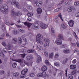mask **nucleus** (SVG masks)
Listing matches in <instances>:
<instances>
[{"label": "nucleus", "instance_id": "obj_1", "mask_svg": "<svg viewBox=\"0 0 79 79\" xmlns=\"http://www.w3.org/2000/svg\"><path fill=\"white\" fill-rule=\"evenodd\" d=\"M8 6L5 5V6L2 7L0 9L2 12H3L4 15H6L8 13Z\"/></svg>", "mask_w": 79, "mask_h": 79}, {"label": "nucleus", "instance_id": "obj_2", "mask_svg": "<svg viewBox=\"0 0 79 79\" xmlns=\"http://www.w3.org/2000/svg\"><path fill=\"white\" fill-rule=\"evenodd\" d=\"M36 41L38 44H40L41 42V40L43 39V35L42 34H38L36 35Z\"/></svg>", "mask_w": 79, "mask_h": 79}, {"label": "nucleus", "instance_id": "obj_3", "mask_svg": "<svg viewBox=\"0 0 79 79\" xmlns=\"http://www.w3.org/2000/svg\"><path fill=\"white\" fill-rule=\"evenodd\" d=\"M11 4L12 5H14L17 8L19 7V3L16 0H12L11 2Z\"/></svg>", "mask_w": 79, "mask_h": 79}, {"label": "nucleus", "instance_id": "obj_4", "mask_svg": "<svg viewBox=\"0 0 79 79\" xmlns=\"http://www.w3.org/2000/svg\"><path fill=\"white\" fill-rule=\"evenodd\" d=\"M27 71H28V69H24L22 71H21V75L20 76V77L21 78H24V77H25L24 75H26L27 73Z\"/></svg>", "mask_w": 79, "mask_h": 79}, {"label": "nucleus", "instance_id": "obj_5", "mask_svg": "<svg viewBox=\"0 0 79 79\" xmlns=\"http://www.w3.org/2000/svg\"><path fill=\"white\" fill-rule=\"evenodd\" d=\"M44 41L45 42L44 44V47L46 48H47L49 47V44L50 43V41L48 38H46L44 39Z\"/></svg>", "mask_w": 79, "mask_h": 79}, {"label": "nucleus", "instance_id": "obj_6", "mask_svg": "<svg viewBox=\"0 0 79 79\" xmlns=\"http://www.w3.org/2000/svg\"><path fill=\"white\" fill-rule=\"evenodd\" d=\"M37 77H47V73L46 72H42V73H39L37 75Z\"/></svg>", "mask_w": 79, "mask_h": 79}, {"label": "nucleus", "instance_id": "obj_7", "mask_svg": "<svg viewBox=\"0 0 79 79\" xmlns=\"http://www.w3.org/2000/svg\"><path fill=\"white\" fill-rule=\"evenodd\" d=\"M40 27L42 29H46L48 26V25L46 24L43 22H41L40 23Z\"/></svg>", "mask_w": 79, "mask_h": 79}, {"label": "nucleus", "instance_id": "obj_8", "mask_svg": "<svg viewBox=\"0 0 79 79\" xmlns=\"http://www.w3.org/2000/svg\"><path fill=\"white\" fill-rule=\"evenodd\" d=\"M21 14V12L19 11L16 12L15 10H11V14L12 16H19Z\"/></svg>", "mask_w": 79, "mask_h": 79}, {"label": "nucleus", "instance_id": "obj_9", "mask_svg": "<svg viewBox=\"0 0 79 79\" xmlns=\"http://www.w3.org/2000/svg\"><path fill=\"white\" fill-rule=\"evenodd\" d=\"M63 41L59 39H56L55 42V44H56V45H61L62 44V42Z\"/></svg>", "mask_w": 79, "mask_h": 79}, {"label": "nucleus", "instance_id": "obj_10", "mask_svg": "<svg viewBox=\"0 0 79 79\" xmlns=\"http://www.w3.org/2000/svg\"><path fill=\"white\" fill-rule=\"evenodd\" d=\"M33 59V56L31 55H28L26 58V60L28 61H31Z\"/></svg>", "mask_w": 79, "mask_h": 79}, {"label": "nucleus", "instance_id": "obj_11", "mask_svg": "<svg viewBox=\"0 0 79 79\" xmlns=\"http://www.w3.org/2000/svg\"><path fill=\"white\" fill-rule=\"evenodd\" d=\"M48 69V68L45 65H44L42 66L41 70L43 71L42 72H45V71H47Z\"/></svg>", "mask_w": 79, "mask_h": 79}, {"label": "nucleus", "instance_id": "obj_12", "mask_svg": "<svg viewBox=\"0 0 79 79\" xmlns=\"http://www.w3.org/2000/svg\"><path fill=\"white\" fill-rule=\"evenodd\" d=\"M74 22L73 20H70L68 22V24L70 27H73Z\"/></svg>", "mask_w": 79, "mask_h": 79}, {"label": "nucleus", "instance_id": "obj_13", "mask_svg": "<svg viewBox=\"0 0 79 79\" xmlns=\"http://www.w3.org/2000/svg\"><path fill=\"white\" fill-rule=\"evenodd\" d=\"M36 11L37 14L38 15H40L42 13V9L40 7L38 8L37 10Z\"/></svg>", "mask_w": 79, "mask_h": 79}, {"label": "nucleus", "instance_id": "obj_14", "mask_svg": "<svg viewBox=\"0 0 79 79\" xmlns=\"http://www.w3.org/2000/svg\"><path fill=\"white\" fill-rule=\"evenodd\" d=\"M39 26V25L38 23H35L32 26V27L34 29H38V27Z\"/></svg>", "mask_w": 79, "mask_h": 79}, {"label": "nucleus", "instance_id": "obj_15", "mask_svg": "<svg viewBox=\"0 0 79 79\" xmlns=\"http://www.w3.org/2000/svg\"><path fill=\"white\" fill-rule=\"evenodd\" d=\"M68 12L69 13H70V12H71L72 10H74V9L73 8V6H68L67 7V9Z\"/></svg>", "mask_w": 79, "mask_h": 79}, {"label": "nucleus", "instance_id": "obj_16", "mask_svg": "<svg viewBox=\"0 0 79 79\" xmlns=\"http://www.w3.org/2000/svg\"><path fill=\"white\" fill-rule=\"evenodd\" d=\"M51 35L53 37H55V31L54 30V29L53 28V27L51 28Z\"/></svg>", "mask_w": 79, "mask_h": 79}, {"label": "nucleus", "instance_id": "obj_17", "mask_svg": "<svg viewBox=\"0 0 79 79\" xmlns=\"http://www.w3.org/2000/svg\"><path fill=\"white\" fill-rule=\"evenodd\" d=\"M59 39L64 40V37L63 35V34H60L58 35V38Z\"/></svg>", "mask_w": 79, "mask_h": 79}, {"label": "nucleus", "instance_id": "obj_18", "mask_svg": "<svg viewBox=\"0 0 79 79\" xmlns=\"http://www.w3.org/2000/svg\"><path fill=\"white\" fill-rule=\"evenodd\" d=\"M77 67V66H76V64H71L70 66V69H71L74 70L76 69Z\"/></svg>", "mask_w": 79, "mask_h": 79}, {"label": "nucleus", "instance_id": "obj_19", "mask_svg": "<svg viewBox=\"0 0 79 79\" xmlns=\"http://www.w3.org/2000/svg\"><path fill=\"white\" fill-rule=\"evenodd\" d=\"M37 63H40V62L42 61V58L40 56L38 55L37 56Z\"/></svg>", "mask_w": 79, "mask_h": 79}, {"label": "nucleus", "instance_id": "obj_20", "mask_svg": "<svg viewBox=\"0 0 79 79\" xmlns=\"http://www.w3.org/2000/svg\"><path fill=\"white\" fill-rule=\"evenodd\" d=\"M26 52V50L24 49V48H22L19 51V53H23Z\"/></svg>", "mask_w": 79, "mask_h": 79}, {"label": "nucleus", "instance_id": "obj_21", "mask_svg": "<svg viewBox=\"0 0 79 79\" xmlns=\"http://www.w3.org/2000/svg\"><path fill=\"white\" fill-rule=\"evenodd\" d=\"M22 38L23 39V41L25 42H27V40L26 38H25V35L24 34H23V36H22Z\"/></svg>", "mask_w": 79, "mask_h": 79}, {"label": "nucleus", "instance_id": "obj_22", "mask_svg": "<svg viewBox=\"0 0 79 79\" xmlns=\"http://www.w3.org/2000/svg\"><path fill=\"white\" fill-rule=\"evenodd\" d=\"M27 52L28 53H34V52H35V51L33 50V49H28L27 50Z\"/></svg>", "mask_w": 79, "mask_h": 79}, {"label": "nucleus", "instance_id": "obj_23", "mask_svg": "<svg viewBox=\"0 0 79 79\" xmlns=\"http://www.w3.org/2000/svg\"><path fill=\"white\" fill-rule=\"evenodd\" d=\"M61 27L63 29H66L67 26L66 24L64 23H62L61 24Z\"/></svg>", "mask_w": 79, "mask_h": 79}, {"label": "nucleus", "instance_id": "obj_24", "mask_svg": "<svg viewBox=\"0 0 79 79\" xmlns=\"http://www.w3.org/2000/svg\"><path fill=\"white\" fill-rule=\"evenodd\" d=\"M23 60H22V59H16L15 60V61H16V62H17L18 63H20V64L21 63L22 61H23Z\"/></svg>", "mask_w": 79, "mask_h": 79}, {"label": "nucleus", "instance_id": "obj_25", "mask_svg": "<svg viewBox=\"0 0 79 79\" xmlns=\"http://www.w3.org/2000/svg\"><path fill=\"white\" fill-rule=\"evenodd\" d=\"M2 29L3 31H5L6 30V26H5V24L3 23H2Z\"/></svg>", "mask_w": 79, "mask_h": 79}, {"label": "nucleus", "instance_id": "obj_26", "mask_svg": "<svg viewBox=\"0 0 79 79\" xmlns=\"http://www.w3.org/2000/svg\"><path fill=\"white\" fill-rule=\"evenodd\" d=\"M68 58H66L65 59H64L62 61V64H65L67 62H68Z\"/></svg>", "mask_w": 79, "mask_h": 79}, {"label": "nucleus", "instance_id": "obj_27", "mask_svg": "<svg viewBox=\"0 0 79 79\" xmlns=\"http://www.w3.org/2000/svg\"><path fill=\"white\" fill-rule=\"evenodd\" d=\"M42 1H40L38 2L36 4L37 6H41L42 5Z\"/></svg>", "mask_w": 79, "mask_h": 79}, {"label": "nucleus", "instance_id": "obj_28", "mask_svg": "<svg viewBox=\"0 0 79 79\" xmlns=\"http://www.w3.org/2000/svg\"><path fill=\"white\" fill-rule=\"evenodd\" d=\"M69 49H66L65 50L63 51V52L65 54H68L69 52Z\"/></svg>", "mask_w": 79, "mask_h": 79}, {"label": "nucleus", "instance_id": "obj_29", "mask_svg": "<svg viewBox=\"0 0 79 79\" xmlns=\"http://www.w3.org/2000/svg\"><path fill=\"white\" fill-rule=\"evenodd\" d=\"M17 40H17V38H14L12 40V42L15 44H16Z\"/></svg>", "mask_w": 79, "mask_h": 79}, {"label": "nucleus", "instance_id": "obj_30", "mask_svg": "<svg viewBox=\"0 0 79 79\" xmlns=\"http://www.w3.org/2000/svg\"><path fill=\"white\" fill-rule=\"evenodd\" d=\"M61 10V7H58L55 9L54 11L55 12H58L59 11H60Z\"/></svg>", "mask_w": 79, "mask_h": 79}, {"label": "nucleus", "instance_id": "obj_31", "mask_svg": "<svg viewBox=\"0 0 79 79\" xmlns=\"http://www.w3.org/2000/svg\"><path fill=\"white\" fill-rule=\"evenodd\" d=\"M45 62L46 65H47L48 66H50V63L49 62L48 60H46Z\"/></svg>", "mask_w": 79, "mask_h": 79}, {"label": "nucleus", "instance_id": "obj_32", "mask_svg": "<svg viewBox=\"0 0 79 79\" xmlns=\"http://www.w3.org/2000/svg\"><path fill=\"white\" fill-rule=\"evenodd\" d=\"M58 17L60 18L61 19V20L62 21H63V18H62V15H61V13H60L58 15Z\"/></svg>", "mask_w": 79, "mask_h": 79}, {"label": "nucleus", "instance_id": "obj_33", "mask_svg": "<svg viewBox=\"0 0 79 79\" xmlns=\"http://www.w3.org/2000/svg\"><path fill=\"white\" fill-rule=\"evenodd\" d=\"M68 77V79H73V76L71 74H69Z\"/></svg>", "mask_w": 79, "mask_h": 79}, {"label": "nucleus", "instance_id": "obj_34", "mask_svg": "<svg viewBox=\"0 0 79 79\" xmlns=\"http://www.w3.org/2000/svg\"><path fill=\"white\" fill-rule=\"evenodd\" d=\"M54 55V54L53 53V52H52V53L49 54V58L52 59L53 58V57Z\"/></svg>", "mask_w": 79, "mask_h": 79}, {"label": "nucleus", "instance_id": "obj_35", "mask_svg": "<svg viewBox=\"0 0 79 79\" xmlns=\"http://www.w3.org/2000/svg\"><path fill=\"white\" fill-rule=\"evenodd\" d=\"M27 9L29 10H31L32 9V6L31 5H28L27 6Z\"/></svg>", "mask_w": 79, "mask_h": 79}, {"label": "nucleus", "instance_id": "obj_36", "mask_svg": "<svg viewBox=\"0 0 79 79\" xmlns=\"http://www.w3.org/2000/svg\"><path fill=\"white\" fill-rule=\"evenodd\" d=\"M18 42L19 44H21L22 43V39L20 37L18 38Z\"/></svg>", "mask_w": 79, "mask_h": 79}, {"label": "nucleus", "instance_id": "obj_37", "mask_svg": "<svg viewBox=\"0 0 79 79\" xmlns=\"http://www.w3.org/2000/svg\"><path fill=\"white\" fill-rule=\"evenodd\" d=\"M25 63H26L25 62H24L23 61H22V62L20 64L21 67L22 68H23V67L25 66Z\"/></svg>", "mask_w": 79, "mask_h": 79}, {"label": "nucleus", "instance_id": "obj_38", "mask_svg": "<svg viewBox=\"0 0 79 79\" xmlns=\"http://www.w3.org/2000/svg\"><path fill=\"white\" fill-rule=\"evenodd\" d=\"M73 35L74 36V37H75L76 39H79V38L77 37V35H76V33L74 31L73 32Z\"/></svg>", "mask_w": 79, "mask_h": 79}, {"label": "nucleus", "instance_id": "obj_39", "mask_svg": "<svg viewBox=\"0 0 79 79\" xmlns=\"http://www.w3.org/2000/svg\"><path fill=\"white\" fill-rule=\"evenodd\" d=\"M11 46L10 45V44H8V45H7V49L8 50H11Z\"/></svg>", "mask_w": 79, "mask_h": 79}, {"label": "nucleus", "instance_id": "obj_40", "mask_svg": "<svg viewBox=\"0 0 79 79\" xmlns=\"http://www.w3.org/2000/svg\"><path fill=\"white\" fill-rule=\"evenodd\" d=\"M7 49L6 48H4L2 50V52L4 53H7Z\"/></svg>", "mask_w": 79, "mask_h": 79}, {"label": "nucleus", "instance_id": "obj_41", "mask_svg": "<svg viewBox=\"0 0 79 79\" xmlns=\"http://www.w3.org/2000/svg\"><path fill=\"white\" fill-rule=\"evenodd\" d=\"M53 6L52 4H49L48 6V9H51L52 8H53Z\"/></svg>", "mask_w": 79, "mask_h": 79}, {"label": "nucleus", "instance_id": "obj_42", "mask_svg": "<svg viewBox=\"0 0 79 79\" xmlns=\"http://www.w3.org/2000/svg\"><path fill=\"white\" fill-rule=\"evenodd\" d=\"M64 0H61L59 3L58 4V5H62V4H63V3H64Z\"/></svg>", "mask_w": 79, "mask_h": 79}, {"label": "nucleus", "instance_id": "obj_43", "mask_svg": "<svg viewBox=\"0 0 79 79\" xmlns=\"http://www.w3.org/2000/svg\"><path fill=\"white\" fill-rule=\"evenodd\" d=\"M16 66H17V64L16 63H14L12 64V67L13 68H15L16 67Z\"/></svg>", "mask_w": 79, "mask_h": 79}, {"label": "nucleus", "instance_id": "obj_44", "mask_svg": "<svg viewBox=\"0 0 79 79\" xmlns=\"http://www.w3.org/2000/svg\"><path fill=\"white\" fill-rule=\"evenodd\" d=\"M13 75L15 77H18L19 75V73L18 72L15 73L13 74Z\"/></svg>", "mask_w": 79, "mask_h": 79}, {"label": "nucleus", "instance_id": "obj_45", "mask_svg": "<svg viewBox=\"0 0 79 79\" xmlns=\"http://www.w3.org/2000/svg\"><path fill=\"white\" fill-rule=\"evenodd\" d=\"M31 26H32V24H31V23L28 22V23L27 25V27L30 28V27H31Z\"/></svg>", "mask_w": 79, "mask_h": 79}, {"label": "nucleus", "instance_id": "obj_46", "mask_svg": "<svg viewBox=\"0 0 79 79\" xmlns=\"http://www.w3.org/2000/svg\"><path fill=\"white\" fill-rule=\"evenodd\" d=\"M67 47V44H62V47L63 48H65L66 47Z\"/></svg>", "mask_w": 79, "mask_h": 79}, {"label": "nucleus", "instance_id": "obj_47", "mask_svg": "<svg viewBox=\"0 0 79 79\" xmlns=\"http://www.w3.org/2000/svg\"><path fill=\"white\" fill-rule=\"evenodd\" d=\"M79 4V2L78 1H75L74 2V5L75 6H77Z\"/></svg>", "mask_w": 79, "mask_h": 79}, {"label": "nucleus", "instance_id": "obj_48", "mask_svg": "<svg viewBox=\"0 0 79 79\" xmlns=\"http://www.w3.org/2000/svg\"><path fill=\"white\" fill-rule=\"evenodd\" d=\"M14 33L15 35H17V34H19V32L17 30H14Z\"/></svg>", "mask_w": 79, "mask_h": 79}, {"label": "nucleus", "instance_id": "obj_49", "mask_svg": "<svg viewBox=\"0 0 79 79\" xmlns=\"http://www.w3.org/2000/svg\"><path fill=\"white\" fill-rule=\"evenodd\" d=\"M27 16H32V13L31 12L27 13Z\"/></svg>", "mask_w": 79, "mask_h": 79}, {"label": "nucleus", "instance_id": "obj_50", "mask_svg": "<svg viewBox=\"0 0 79 79\" xmlns=\"http://www.w3.org/2000/svg\"><path fill=\"white\" fill-rule=\"evenodd\" d=\"M32 19V17L31 16H29L28 19H27V20L28 21H31V20L32 19Z\"/></svg>", "mask_w": 79, "mask_h": 79}, {"label": "nucleus", "instance_id": "obj_51", "mask_svg": "<svg viewBox=\"0 0 79 79\" xmlns=\"http://www.w3.org/2000/svg\"><path fill=\"white\" fill-rule=\"evenodd\" d=\"M23 11H24V12H25V13H27V12H29V11L25 8L23 9Z\"/></svg>", "mask_w": 79, "mask_h": 79}, {"label": "nucleus", "instance_id": "obj_52", "mask_svg": "<svg viewBox=\"0 0 79 79\" xmlns=\"http://www.w3.org/2000/svg\"><path fill=\"white\" fill-rule=\"evenodd\" d=\"M4 73H5V71L3 70H0V74H4Z\"/></svg>", "mask_w": 79, "mask_h": 79}, {"label": "nucleus", "instance_id": "obj_53", "mask_svg": "<svg viewBox=\"0 0 79 79\" xmlns=\"http://www.w3.org/2000/svg\"><path fill=\"white\" fill-rule=\"evenodd\" d=\"M65 4L66 5H69V1H66L65 3Z\"/></svg>", "mask_w": 79, "mask_h": 79}, {"label": "nucleus", "instance_id": "obj_54", "mask_svg": "<svg viewBox=\"0 0 79 79\" xmlns=\"http://www.w3.org/2000/svg\"><path fill=\"white\" fill-rule=\"evenodd\" d=\"M76 59H74L73 61H72V63L73 64H75V63H76Z\"/></svg>", "mask_w": 79, "mask_h": 79}, {"label": "nucleus", "instance_id": "obj_55", "mask_svg": "<svg viewBox=\"0 0 79 79\" xmlns=\"http://www.w3.org/2000/svg\"><path fill=\"white\" fill-rule=\"evenodd\" d=\"M21 56L23 58H24V57L26 56V54L25 53L22 54H21Z\"/></svg>", "mask_w": 79, "mask_h": 79}, {"label": "nucleus", "instance_id": "obj_56", "mask_svg": "<svg viewBox=\"0 0 79 79\" xmlns=\"http://www.w3.org/2000/svg\"><path fill=\"white\" fill-rule=\"evenodd\" d=\"M35 76V75L34 73H31L30 74V77H34Z\"/></svg>", "mask_w": 79, "mask_h": 79}, {"label": "nucleus", "instance_id": "obj_57", "mask_svg": "<svg viewBox=\"0 0 79 79\" xmlns=\"http://www.w3.org/2000/svg\"><path fill=\"white\" fill-rule=\"evenodd\" d=\"M8 60V57H6L4 60V61L5 63H6L7 62V61Z\"/></svg>", "mask_w": 79, "mask_h": 79}, {"label": "nucleus", "instance_id": "obj_58", "mask_svg": "<svg viewBox=\"0 0 79 79\" xmlns=\"http://www.w3.org/2000/svg\"><path fill=\"white\" fill-rule=\"evenodd\" d=\"M76 17L79 18V12L75 14Z\"/></svg>", "mask_w": 79, "mask_h": 79}, {"label": "nucleus", "instance_id": "obj_59", "mask_svg": "<svg viewBox=\"0 0 79 79\" xmlns=\"http://www.w3.org/2000/svg\"><path fill=\"white\" fill-rule=\"evenodd\" d=\"M1 55L2 56H3V57H5V55L4 54V53H3V51H1Z\"/></svg>", "mask_w": 79, "mask_h": 79}, {"label": "nucleus", "instance_id": "obj_60", "mask_svg": "<svg viewBox=\"0 0 79 79\" xmlns=\"http://www.w3.org/2000/svg\"><path fill=\"white\" fill-rule=\"evenodd\" d=\"M55 21L56 22V24H59V21L58 20H55Z\"/></svg>", "mask_w": 79, "mask_h": 79}, {"label": "nucleus", "instance_id": "obj_61", "mask_svg": "<svg viewBox=\"0 0 79 79\" xmlns=\"http://www.w3.org/2000/svg\"><path fill=\"white\" fill-rule=\"evenodd\" d=\"M19 31H20L21 32H22L23 33V32H24V30H23V29H19Z\"/></svg>", "mask_w": 79, "mask_h": 79}, {"label": "nucleus", "instance_id": "obj_62", "mask_svg": "<svg viewBox=\"0 0 79 79\" xmlns=\"http://www.w3.org/2000/svg\"><path fill=\"white\" fill-rule=\"evenodd\" d=\"M58 56H59V55L58 54H56L55 55V58H58Z\"/></svg>", "mask_w": 79, "mask_h": 79}, {"label": "nucleus", "instance_id": "obj_63", "mask_svg": "<svg viewBox=\"0 0 79 79\" xmlns=\"http://www.w3.org/2000/svg\"><path fill=\"white\" fill-rule=\"evenodd\" d=\"M23 23L25 25V26H27V24H28V23L27 22H23Z\"/></svg>", "mask_w": 79, "mask_h": 79}, {"label": "nucleus", "instance_id": "obj_64", "mask_svg": "<svg viewBox=\"0 0 79 79\" xmlns=\"http://www.w3.org/2000/svg\"><path fill=\"white\" fill-rule=\"evenodd\" d=\"M2 45L3 46H4V47H5V46H6V44H5V43L2 42Z\"/></svg>", "mask_w": 79, "mask_h": 79}]
</instances>
